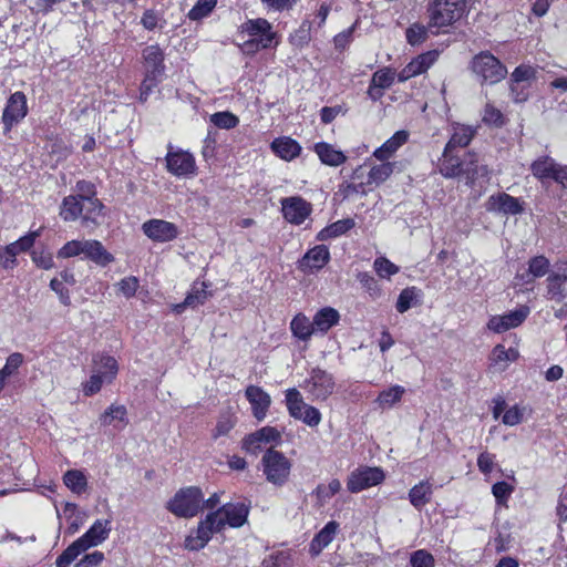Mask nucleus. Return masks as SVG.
<instances>
[{
    "label": "nucleus",
    "instance_id": "nucleus-17",
    "mask_svg": "<svg viewBox=\"0 0 567 567\" xmlns=\"http://www.w3.org/2000/svg\"><path fill=\"white\" fill-rule=\"evenodd\" d=\"M528 315L529 308L520 307L503 316H493L487 322V328L495 333H502L522 324Z\"/></svg>",
    "mask_w": 567,
    "mask_h": 567
},
{
    "label": "nucleus",
    "instance_id": "nucleus-60",
    "mask_svg": "<svg viewBox=\"0 0 567 567\" xmlns=\"http://www.w3.org/2000/svg\"><path fill=\"white\" fill-rule=\"evenodd\" d=\"M529 83H511V96L514 103H524L529 97Z\"/></svg>",
    "mask_w": 567,
    "mask_h": 567
},
{
    "label": "nucleus",
    "instance_id": "nucleus-23",
    "mask_svg": "<svg viewBox=\"0 0 567 567\" xmlns=\"http://www.w3.org/2000/svg\"><path fill=\"white\" fill-rule=\"evenodd\" d=\"M486 209L489 212L503 213L505 215H517L522 213L523 207L517 198L508 194L501 193L492 195L488 198Z\"/></svg>",
    "mask_w": 567,
    "mask_h": 567
},
{
    "label": "nucleus",
    "instance_id": "nucleus-25",
    "mask_svg": "<svg viewBox=\"0 0 567 567\" xmlns=\"http://www.w3.org/2000/svg\"><path fill=\"white\" fill-rule=\"evenodd\" d=\"M207 288L208 285L204 281L194 282L184 302L175 306V311L181 313L186 307L196 308L200 305H204L205 301L210 297V292L207 290Z\"/></svg>",
    "mask_w": 567,
    "mask_h": 567
},
{
    "label": "nucleus",
    "instance_id": "nucleus-16",
    "mask_svg": "<svg viewBox=\"0 0 567 567\" xmlns=\"http://www.w3.org/2000/svg\"><path fill=\"white\" fill-rule=\"evenodd\" d=\"M250 511V504L246 503H227L218 508L219 520L233 528H239L247 523Z\"/></svg>",
    "mask_w": 567,
    "mask_h": 567
},
{
    "label": "nucleus",
    "instance_id": "nucleus-7",
    "mask_svg": "<svg viewBox=\"0 0 567 567\" xmlns=\"http://www.w3.org/2000/svg\"><path fill=\"white\" fill-rule=\"evenodd\" d=\"M261 465L269 483L276 486H282L287 483L291 471V462L284 453L272 447L268 449L262 455Z\"/></svg>",
    "mask_w": 567,
    "mask_h": 567
},
{
    "label": "nucleus",
    "instance_id": "nucleus-28",
    "mask_svg": "<svg viewBox=\"0 0 567 567\" xmlns=\"http://www.w3.org/2000/svg\"><path fill=\"white\" fill-rule=\"evenodd\" d=\"M271 150L280 158L291 161L300 154L301 146L296 140L289 136H284L276 138L271 143Z\"/></svg>",
    "mask_w": 567,
    "mask_h": 567
},
{
    "label": "nucleus",
    "instance_id": "nucleus-35",
    "mask_svg": "<svg viewBox=\"0 0 567 567\" xmlns=\"http://www.w3.org/2000/svg\"><path fill=\"white\" fill-rule=\"evenodd\" d=\"M290 330L292 334L301 341H308L313 333H316L313 322L310 321L303 313H298L290 322Z\"/></svg>",
    "mask_w": 567,
    "mask_h": 567
},
{
    "label": "nucleus",
    "instance_id": "nucleus-22",
    "mask_svg": "<svg viewBox=\"0 0 567 567\" xmlns=\"http://www.w3.org/2000/svg\"><path fill=\"white\" fill-rule=\"evenodd\" d=\"M142 56L144 60L145 75L161 78L164 72V52L157 44L146 47Z\"/></svg>",
    "mask_w": 567,
    "mask_h": 567
},
{
    "label": "nucleus",
    "instance_id": "nucleus-64",
    "mask_svg": "<svg viewBox=\"0 0 567 567\" xmlns=\"http://www.w3.org/2000/svg\"><path fill=\"white\" fill-rule=\"evenodd\" d=\"M104 560V554L102 551L95 550L91 554H86L82 559H80L75 567H96Z\"/></svg>",
    "mask_w": 567,
    "mask_h": 567
},
{
    "label": "nucleus",
    "instance_id": "nucleus-31",
    "mask_svg": "<svg viewBox=\"0 0 567 567\" xmlns=\"http://www.w3.org/2000/svg\"><path fill=\"white\" fill-rule=\"evenodd\" d=\"M409 134L406 131L395 132L389 140H386L380 147H378L373 155L384 161L395 153L404 143H406Z\"/></svg>",
    "mask_w": 567,
    "mask_h": 567
},
{
    "label": "nucleus",
    "instance_id": "nucleus-37",
    "mask_svg": "<svg viewBox=\"0 0 567 567\" xmlns=\"http://www.w3.org/2000/svg\"><path fill=\"white\" fill-rule=\"evenodd\" d=\"M63 514L66 518V522L69 523L66 533L70 535L76 533L87 517L85 511L80 509L75 504L72 503L65 504Z\"/></svg>",
    "mask_w": 567,
    "mask_h": 567
},
{
    "label": "nucleus",
    "instance_id": "nucleus-48",
    "mask_svg": "<svg viewBox=\"0 0 567 567\" xmlns=\"http://www.w3.org/2000/svg\"><path fill=\"white\" fill-rule=\"evenodd\" d=\"M210 122L219 128L230 130L238 125L239 118L231 112L225 111L214 113L210 116Z\"/></svg>",
    "mask_w": 567,
    "mask_h": 567
},
{
    "label": "nucleus",
    "instance_id": "nucleus-24",
    "mask_svg": "<svg viewBox=\"0 0 567 567\" xmlns=\"http://www.w3.org/2000/svg\"><path fill=\"white\" fill-rule=\"evenodd\" d=\"M534 177H567V166L559 165L554 158L543 156L532 164Z\"/></svg>",
    "mask_w": 567,
    "mask_h": 567
},
{
    "label": "nucleus",
    "instance_id": "nucleus-59",
    "mask_svg": "<svg viewBox=\"0 0 567 567\" xmlns=\"http://www.w3.org/2000/svg\"><path fill=\"white\" fill-rule=\"evenodd\" d=\"M535 78V70L529 65H519L512 73L511 83H529Z\"/></svg>",
    "mask_w": 567,
    "mask_h": 567
},
{
    "label": "nucleus",
    "instance_id": "nucleus-11",
    "mask_svg": "<svg viewBox=\"0 0 567 567\" xmlns=\"http://www.w3.org/2000/svg\"><path fill=\"white\" fill-rule=\"evenodd\" d=\"M333 377L324 370L313 369L305 381V390L313 400H326L334 391Z\"/></svg>",
    "mask_w": 567,
    "mask_h": 567
},
{
    "label": "nucleus",
    "instance_id": "nucleus-26",
    "mask_svg": "<svg viewBox=\"0 0 567 567\" xmlns=\"http://www.w3.org/2000/svg\"><path fill=\"white\" fill-rule=\"evenodd\" d=\"M546 298L556 302H561L567 297V275L551 272L546 279Z\"/></svg>",
    "mask_w": 567,
    "mask_h": 567
},
{
    "label": "nucleus",
    "instance_id": "nucleus-30",
    "mask_svg": "<svg viewBox=\"0 0 567 567\" xmlns=\"http://www.w3.org/2000/svg\"><path fill=\"white\" fill-rule=\"evenodd\" d=\"M102 425H113L117 430L124 429L127 423V411L124 405L111 404L101 415Z\"/></svg>",
    "mask_w": 567,
    "mask_h": 567
},
{
    "label": "nucleus",
    "instance_id": "nucleus-50",
    "mask_svg": "<svg viewBox=\"0 0 567 567\" xmlns=\"http://www.w3.org/2000/svg\"><path fill=\"white\" fill-rule=\"evenodd\" d=\"M311 23L303 21L300 27L290 35L291 44L296 47H303L308 44L311 39Z\"/></svg>",
    "mask_w": 567,
    "mask_h": 567
},
{
    "label": "nucleus",
    "instance_id": "nucleus-2",
    "mask_svg": "<svg viewBox=\"0 0 567 567\" xmlns=\"http://www.w3.org/2000/svg\"><path fill=\"white\" fill-rule=\"evenodd\" d=\"M112 530L110 519H96L80 538L68 546L56 558V567H69L82 553L105 542Z\"/></svg>",
    "mask_w": 567,
    "mask_h": 567
},
{
    "label": "nucleus",
    "instance_id": "nucleus-18",
    "mask_svg": "<svg viewBox=\"0 0 567 567\" xmlns=\"http://www.w3.org/2000/svg\"><path fill=\"white\" fill-rule=\"evenodd\" d=\"M439 52L433 50L414 58L408 65H405L398 74L400 82H405L411 78L417 76L426 72L437 60Z\"/></svg>",
    "mask_w": 567,
    "mask_h": 567
},
{
    "label": "nucleus",
    "instance_id": "nucleus-47",
    "mask_svg": "<svg viewBox=\"0 0 567 567\" xmlns=\"http://www.w3.org/2000/svg\"><path fill=\"white\" fill-rule=\"evenodd\" d=\"M402 173V164L398 162H383L380 165L372 167L369 177H389Z\"/></svg>",
    "mask_w": 567,
    "mask_h": 567
},
{
    "label": "nucleus",
    "instance_id": "nucleus-55",
    "mask_svg": "<svg viewBox=\"0 0 567 567\" xmlns=\"http://www.w3.org/2000/svg\"><path fill=\"white\" fill-rule=\"evenodd\" d=\"M374 269L382 278H390L399 272V267L384 257H379L374 260Z\"/></svg>",
    "mask_w": 567,
    "mask_h": 567
},
{
    "label": "nucleus",
    "instance_id": "nucleus-6",
    "mask_svg": "<svg viewBox=\"0 0 567 567\" xmlns=\"http://www.w3.org/2000/svg\"><path fill=\"white\" fill-rule=\"evenodd\" d=\"M465 10V0H434L429 8V27L447 28L461 20Z\"/></svg>",
    "mask_w": 567,
    "mask_h": 567
},
{
    "label": "nucleus",
    "instance_id": "nucleus-49",
    "mask_svg": "<svg viewBox=\"0 0 567 567\" xmlns=\"http://www.w3.org/2000/svg\"><path fill=\"white\" fill-rule=\"evenodd\" d=\"M416 296H417V289L415 287H408V288L403 289L400 292L399 298L396 300V305H395L398 312H400V313L406 312L414 305V300H415Z\"/></svg>",
    "mask_w": 567,
    "mask_h": 567
},
{
    "label": "nucleus",
    "instance_id": "nucleus-14",
    "mask_svg": "<svg viewBox=\"0 0 567 567\" xmlns=\"http://www.w3.org/2000/svg\"><path fill=\"white\" fill-rule=\"evenodd\" d=\"M28 106L25 95L21 92L13 93L7 102L2 113V122L7 131L19 123L27 115Z\"/></svg>",
    "mask_w": 567,
    "mask_h": 567
},
{
    "label": "nucleus",
    "instance_id": "nucleus-39",
    "mask_svg": "<svg viewBox=\"0 0 567 567\" xmlns=\"http://www.w3.org/2000/svg\"><path fill=\"white\" fill-rule=\"evenodd\" d=\"M65 486L74 494L81 495L87 489V478L80 470H69L63 475Z\"/></svg>",
    "mask_w": 567,
    "mask_h": 567
},
{
    "label": "nucleus",
    "instance_id": "nucleus-52",
    "mask_svg": "<svg viewBox=\"0 0 567 567\" xmlns=\"http://www.w3.org/2000/svg\"><path fill=\"white\" fill-rule=\"evenodd\" d=\"M406 41L411 45H417L426 40L427 29L422 24H412L405 32Z\"/></svg>",
    "mask_w": 567,
    "mask_h": 567
},
{
    "label": "nucleus",
    "instance_id": "nucleus-27",
    "mask_svg": "<svg viewBox=\"0 0 567 567\" xmlns=\"http://www.w3.org/2000/svg\"><path fill=\"white\" fill-rule=\"evenodd\" d=\"M339 529V524L334 520H331L324 525V527L316 534L310 543V553L315 556L319 555L328 545L333 540L337 532Z\"/></svg>",
    "mask_w": 567,
    "mask_h": 567
},
{
    "label": "nucleus",
    "instance_id": "nucleus-58",
    "mask_svg": "<svg viewBox=\"0 0 567 567\" xmlns=\"http://www.w3.org/2000/svg\"><path fill=\"white\" fill-rule=\"evenodd\" d=\"M514 487L507 482H497L492 486V493L497 504H505L513 493Z\"/></svg>",
    "mask_w": 567,
    "mask_h": 567
},
{
    "label": "nucleus",
    "instance_id": "nucleus-10",
    "mask_svg": "<svg viewBox=\"0 0 567 567\" xmlns=\"http://www.w3.org/2000/svg\"><path fill=\"white\" fill-rule=\"evenodd\" d=\"M34 244L35 231L30 230L14 243L0 248V267L4 269L13 268L17 265V256L24 252H30L32 260L35 261V251L32 250Z\"/></svg>",
    "mask_w": 567,
    "mask_h": 567
},
{
    "label": "nucleus",
    "instance_id": "nucleus-63",
    "mask_svg": "<svg viewBox=\"0 0 567 567\" xmlns=\"http://www.w3.org/2000/svg\"><path fill=\"white\" fill-rule=\"evenodd\" d=\"M23 362V355L19 352L10 354L1 372L8 378L13 375Z\"/></svg>",
    "mask_w": 567,
    "mask_h": 567
},
{
    "label": "nucleus",
    "instance_id": "nucleus-36",
    "mask_svg": "<svg viewBox=\"0 0 567 567\" xmlns=\"http://www.w3.org/2000/svg\"><path fill=\"white\" fill-rule=\"evenodd\" d=\"M431 495L432 484L429 481H422L410 489L409 501L416 509H421L431 501Z\"/></svg>",
    "mask_w": 567,
    "mask_h": 567
},
{
    "label": "nucleus",
    "instance_id": "nucleus-61",
    "mask_svg": "<svg viewBox=\"0 0 567 567\" xmlns=\"http://www.w3.org/2000/svg\"><path fill=\"white\" fill-rule=\"evenodd\" d=\"M322 416L320 411L317 408L308 404L298 420L302 421L308 426L315 427L319 425Z\"/></svg>",
    "mask_w": 567,
    "mask_h": 567
},
{
    "label": "nucleus",
    "instance_id": "nucleus-43",
    "mask_svg": "<svg viewBox=\"0 0 567 567\" xmlns=\"http://www.w3.org/2000/svg\"><path fill=\"white\" fill-rule=\"evenodd\" d=\"M404 393L405 389L401 385L395 384L380 392L375 402L382 409L391 408L395 403L401 401Z\"/></svg>",
    "mask_w": 567,
    "mask_h": 567
},
{
    "label": "nucleus",
    "instance_id": "nucleus-34",
    "mask_svg": "<svg viewBox=\"0 0 567 567\" xmlns=\"http://www.w3.org/2000/svg\"><path fill=\"white\" fill-rule=\"evenodd\" d=\"M315 152L319 156L320 161L330 166H339L346 161V155L336 150L332 145L321 142L315 145Z\"/></svg>",
    "mask_w": 567,
    "mask_h": 567
},
{
    "label": "nucleus",
    "instance_id": "nucleus-57",
    "mask_svg": "<svg viewBox=\"0 0 567 567\" xmlns=\"http://www.w3.org/2000/svg\"><path fill=\"white\" fill-rule=\"evenodd\" d=\"M290 555L286 551H278L264 559L262 567H291Z\"/></svg>",
    "mask_w": 567,
    "mask_h": 567
},
{
    "label": "nucleus",
    "instance_id": "nucleus-4",
    "mask_svg": "<svg viewBox=\"0 0 567 567\" xmlns=\"http://www.w3.org/2000/svg\"><path fill=\"white\" fill-rule=\"evenodd\" d=\"M166 508L179 518L195 517L204 509V494L196 486L183 487L168 501Z\"/></svg>",
    "mask_w": 567,
    "mask_h": 567
},
{
    "label": "nucleus",
    "instance_id": "nucleus-19",
    "mask_svg": "<svg viewBox=\"0 0 567 567\" xmlns=\"http://www.w3.org/2000/svg\"><path fill=\"white\" fill-rule=\"evenodd\" d=\"M329 260L330 251L328 247L318 245L305 254L298 262V268L303 272H315L322 269Z\"/></svg>",
    "mask_w": 567,
    "mask_h": 567
},
{
    "label": "nucleus",
    "instance_id": "nucleus-45",
    "mask_svg": "<svg viewBox=\"0 0 567 567\" xmlns=\"http://www.w3.org/2000/svg\"><path fill=\"white\" fill-rule=\"evenodd\" d=\"M550 262L545 256L540 255L532 258L528 261V275H530L533 278L526 279L525 281L532 282L534 278L544 277L548 272Z\"/></svg>",
    "mask_w": 567,
    "mask_h": 567
},
{
    "label": "nucleus",
    "instance_id": "nucleus-21",
    "mask_svg": "<svg viewBox=\"0 0 567 567\" xmlns=\"http://www.w3.org/2000/svg\"><path fill=\"white\" fill-rule=\"evenodd\" d=\"M245 395L251 405L254 416L258 421H262L271 404L270 395L257 385L247 386Z\"/></svg>",
    "mask_w": 567,
    "mask_h": 567
},
{
    "label": "nucleus",
    "instance_id": "nucleus-62",
    "mask_svg": "<svg viewBox=\"0 0 567 567\" xmlns=\"http://www.w3.org/2000/svg\"><path fill=\"white\" fill-rule=\"evenodd\" d=\"M116 286L118 292H121L126 298H131L135 295L138 288V280L135 277H126L122 279Z\"/></svg>",
    "mask_w": 567,
    "mask_h": 567
},
{
    "label": "nucleus",
    "instance_id": "nucleus-20",
    "mask_svg": "<svg viewBox=\"0 0 567 567\" xmlns=\"http://www.w3.org/2000/svg\"><path fill=\"white\" fill-rule=\"evenodd\" d=\"M284 217L291 224L300 225L310 215V205L300 197H288L281 200Z\"/></svg>",
    "mask_w": 567,
    "mask_h": 567
},
{
    "label": "nucleus",
    "instance_id": "nucleus-38",
    "mask_svg": "<svg viewBox=\"0 0 567 567\" xmlns=\"http://www.w3.org/2000/svg\"><path fill=\"white\" fill-rule=\"evenodd\" d=\"M355 225L352 218L340 219L324 227L318 233L317 238L321 241L339 237L353 228Z\"/></svg>",
    "mask_w": 567,
    "mask_h": 567
},
{
    "label": "nucleus",
    "instance_id": "nucleus-54",
    "mask_svg": "<svg viewBox=\"0 0 567 567\" xmlns=\"http://www.w3.org/2000/svg\"><path fill=\"white\" fill-rule=\"evenodd\" d=\"M434 557L425 549L412 553L410 557L411 567H434Z\"/></svg>",
    "mask_w": 567,
    "mask_h": 567
},
{
    "label": "nucleus",
    "instance_id": "nucleus-33",
    "mask_svg": "<svg viewBox=\"0 0 567 567\" xmlns=\"http://www.w3.org/2000/svg\"><path fill=\"white\" fill-rule=\"evenodd\" d=\"M103 205L96 198H89L83 202V213L81 215L82 225L85 228H94L100 224Z\"/></svg>",
    "mask_w": 567,
    "mask_h": 567
},
{
    "label": "nucleus",
    "instance_id": "nucleus-44",
    "mask_svg": "<svg viewBox=\"0 0 567 567\" xmlns=\"http://www.w3.org/2000/svg\"><path fill=\"white\" fill-rule=\"evenodd\" d=\"M482 121L489 126L502 127L506 124V117L499 109L492 103H486L482 112Z\"/></svg>",
    "mask_w": 567,
    "mask_h": 567
},
{
    "label": "nucleus",
    "instance_id": "nucleus-3",
    "mask_svg": "<svg viewBox=\"0 0 567 567\" xmlns=\"http://www.w3.org/2000/svg\"><path fill=\"white\" fill-rule=\"evenodd\" d=\"M78 256H82L101 267L114 261L113 255L105 249L101 241L95 239L70 240L58 251L60 258Z\"/></svg>",
    "mask_w": 567,
    "mask_h": 567
},
{
    "label": "nucleus",
    "instance_id": "nucleus-5",
    "mask_svg": "<svg viewBox=\"0 0 567 567\" xmlns=\"http://www.w3.org/2000/svg\"><path fill=\"white\" fill-rule=\"evenodd\" d=\"M240 33L250 38L243 45L246 52L268 49L276 38L270 22L264 18L247 20L240 25Z\"/></svg>",
    "mask_w": 567,
    "mask_h": 567
},
{
    "label": "nucleus",
    "instance_id": "nucleus-42",
    "mask_svg": "<svg viewBox=\"0 0 567 567\" xmlns=\"http://www.w3.org/2000/svg\"><path fill=\"white\" fill-rule=\"evenodd\" d=\"M83 213V199L78 196L65 197L61 207L60 215L66 221L75 220Z\"/></svg>",
    "mask_w": 567,
    "mask_h": 567
},
{
    "label": "nucleus",
    "instance_id": "nucleus-32",
    "mask_svg": "<svg viewBox=\"0 0 567 567\" xmlns=\"http://www.w3.org/2000/svg\"><path fill=\"white\" fill-rule=\"evenodd\" d=\"M92 369L104 377L106 379V383H111L117 374L118 364L115 358L111 355L96 354L93 358Z\"/></svg>",
    "mask_w": 567,
    "mask_h": 567
},
{
    "label": "nucleus",
    "instance_id": "nucleus-8",
    "mask_svg": "<svg viewBox=\"0 0 567 567\" xmlns=\"http://www.w3.org/2000/svg\"><path fill=\"white\" fill-rule=\"evenodd\" d=\"M224 529V523L219 520V512H212L198 523L194 534L185 538V548L188 550L203 549L215 533Z\"/></svg>",
    "mask_w": 567,
    "mask_h": 567
},
{
    "label": "nucleus",
    "instance_id": "nucleus-56",
    "mask_svg": "<svg viewBox=\"0 0 567 567\" xmlns=\"http://www.w3.org/2000/svg\"><path fill=\"white\" fill-rule=\"evenodd\" d=\"M395 73L390 69H381L373 73L371 83L382 89L390 87L394 82Z\"/></svg>",
    "mask_w": 567,
    "mask_h": 567
},
{
    "label": "nucleus",
    "instance_id": "nucleus-1",
    "mask_svg": "<svg viewBox=\"0 0 567 567\" xmlns=\"http://www.w3.org/2000/svg\"><path fill=\"white\" fill-rule=\"evenodd\" d=\"M474 136V130L466 125L453 126V134L444 150V161L441 167L444 177H485L488 174L487 166L480 164L475 154H467L458 161L451 156L455 147H465Z\"/></svg>",
    "mask_w": 567,
    "mask_h": 567
},
{
    "label": "nucleus",
    "instance_id": "nucleus-29",
    "mask_svg": "<svg viewBox=\"0 0 567 567\" xmlns=\"http://www.w3.org/2000/svg\"><path fill=\"white\" fill-rule=\"evenodd\" d=\"M340 320V315L338 310L331 307H324L317 311V313L313 317V327L316 332L326 333L328 332L332 327L338 324Z\"/></svg>",
    "mask_w": 567,
    "mask_h": 567
},
{
    "label": "nucleus",
    "instance_id": "nucleus-40",
    "mask_svg": "<svg viewBox=\"0 0 567 567\" xmlns=\"http://www.w3.org/2000/svg\"><path fill=\"white\" fill-rule=\"evenodd\" d=\"M518 351L514 348L506 349L503 344L494 347L491 360L494 365H498L499 370H505L508 362H514L518 359Z\"/></svg>",
    "mask_w": 567,
    "mask_h": 567
},
{
    "label": "nucleus",
    "instance_id": "nucleus-13",
    "mask_svg": "<svg viewBox=\"0 0 567 567\" xmlns=\"http://www.w3.org/2000/svg\"><path fill=\"white\" fill-rule=\"evenodd\" d=\"M166 167L176 176L192 175L196 172V164L193 154L187 151H173L172 146L166 154Z\"/></svg>",
    "mask_w": 567,
    "mask_h": 567
},
{
    "label": "nucleus",
    "instance_id": "nucleus-46",
    "mask_svg": "<svg viewBox=\"0 0 567 567\" xmlns=\"http://www.w3.org/2000/svg\"><path fill=\"white\" fill-rule=\"evenodd\" d=\"M216 4L217 0H197V2L189 10L187 16L193 21L200 20L210 14Z\"/></svg>",
    "mask_w": 567,
    "mask_h": 567
},
{
    "label": "nucleus",
    "instance_id": "nucleus-15",
    "mask_svg": "<svg viewBox=\"0 0 567 567\" xmlns=\"http://www.w3.org/2000/svg\"><path fill=\"white\" fill-rule=\"evenodd\" d=\"M144 234L153 241L166 243L178 236V228L175 224L163 219H151L143 224Z\"/></svg>",
    "mask_w": 567,
    "mask_h": 567
},
{
    "label": "nucleus",
    "instance_id": "nucleus-51",
    "mask_svg": "<svg viewBox=\"0 0 567 567\" xmlns=\"http://www.w3.org/2000/svg\"><path fill=\"white\" fill-rule=\"evenodd\" d=\"M341 489V482L337 478L331 480L328 485L320 484L316 488L318 498L322 502L330 499Z\"/></svg>",
    "mask_w": 567,
    "mask_h": 567
},
{
    "label": "nucleus",
    "instance_id": "nucleus-12",
    "mask_svg": "<svg viewBox=\"0 0 567 567\" xmlns=\"http://www.w3.org/2000/svg\"><path fill=\"white\" fill-rule=\"evenodd\" d=\"M384 473L380 467L361 466L348 477L347 487L351 493H359L365 488L380 484Z\"/></svg>",
    "mask_w": 567,
    "mask_h": 567
},
{
    "label": "nucleus",
    "instance_id": "nucleus-53",
    "mask_svg": "<svg viewBox=\"0 0 567 567\" xmlns=\"http://www.w3.org/2000/svg\"><path fill=\"white\" fill-rule=\"evenodd\" d=\"M104 383H106V379L92 369V374L89 381L83 384L84 395L91 396L97 393Z\"/></svg>",
    "mask_w": 567,
    "mask_h": 567
},
{
    "label": "nucleus",
    "instance_id": "nucleus-9",
    "mask_svg": "<svg viewBox=\"0 0 567 567\" xmlns=\"http://www.w3.org/2000/svg\"><path fill=\"white\" fill-rule=\"evenodd\" d=\"M472 70L483 82L489 84L501 82L507 74L506 66L489 52L477 54L472 61Z\"/></svg>",
    "mask_w": 567,
    "mask_h": 567
},
{
    "label": "nucleus",
    "instance_id": "nucleus-41",
    "mask_svg": "<svg viewBox=\"0 0 567 567\" xmlns=\"http://www.w3.org/2000/svg\"><path fill=\"white\" fill-rule=\"evenodd\" d=\"M286 405L290 416L298 420L308 404L303 401L301 393L292 388L286 391Z\"/></svg>",
    "mask_w": 567,
    "mask_h": 567
}]
</instances>
